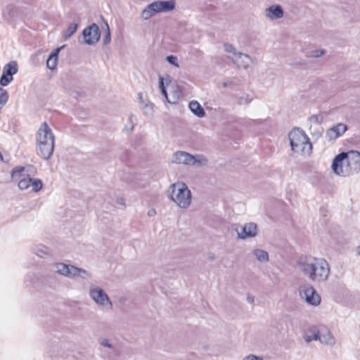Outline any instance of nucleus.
<instances>
[{
  "mask_svg": "<svg viewBox=\"0 0 360 360\" xmlns=\"http://www.w3.org/2000/svg\"><path fill=\"white\" fill-rule=\"evenodd\" d=\"M117 204H119L120 205L125 206V199L123 198H118L117 200Z\"/></svg>",
  "mask_w": 360,
  "mask_h": 360,
  "instance_id": "39",
  "label": "nucleus"
},
{
  "mask_svg": "<svg viewBox=\"0 0 360 360\" xmlns=\"http://www.w3.org/2000/svg\"><path fill=\"white\" fill-rule=\"evenodd\" d=\"M321 326H312L307 328L303 334V338L307 342H310L313 340H318L319 338V333Z\"/></svg>",
  "mask_w": 360,
  "mask_h": 360,
  "instance_id": "19",
  "label": "nucleus"
},
{
  "mask_svg": "<svg viewBox=\"0 0 360 360\" xmlns=\"http://www.w3.org/2000/svg\"><path fill=\"white\" fill-rule=\"evenodd\" d=\"M171 161L177 165H193L197 167L205 166L208 162L207 159L202 155H193L182 150L174 153Z\"/></svg>",
  "mask_w": 360,
  "mask_h": 360,
  "instance_id": "6",
  "label": "nucleus"
},
{
  "mask_svg": "<svg viewBox=\"0 0 360 360\" xmlns=\"http://www.w3.org/2000/svg\"><path fill=\"white\" fill-rule=\"evenodd\" d=\"M191 111L198 117H203L205 112L200 104L196 101H192L188 105Z\"/></svg>",
  "mask_w": 360,
  "mask_h": 360,
  "instance_id": "22",
  "label": "nucleus"
},
{
  "mask_svg": "<svg viewBox=\"0 0 360 360\" xmlns=\"http://www.w3.org/2000/svg\"><path fill=\"white\" fill-rule=\"evenodd\" d=\"M105 25L106 29H105V37L103 38V44H108L110 42V40H111L110 30L109 25L106 21H105Z\"/></svg>",
  "mask_w": 360,
  "mask_h": 360,
  "instance_id": "31",
  "label": "nucleus"
},
{
  "mask_svg": "<svg viewBox=\"0 0 360 360\" xmlns=\"http://www.w3.org/2000/svg\"><path fill=\"white\" fill-rule=\"evenodd\" d=\"M345 158V153H342L338 155L333 160L332 164V169L333 172L340 176H349L352 173L351 169L349 167Z\"/></svg>",
  "mask_w": 360,
  "mask_h": 360,
  "instance_id": "10",
  "label": "nucleus"
},
{
  "mask_svg": "<svg viewBox=\"0 0 360 360\" xmlns=\"http://www.w3.org/2000/svg\"><path fill=\"white\" fill-rule=\"evenodd\" d=\"M169 198L181 209H187L191 204L192 195L188 186L181 181L174 183L170 186Z\"/></svg>",
  "mask_w": 360,
  "mask_h": 360,
  "instance_id": "4",
  "label": "nucleus"
},
{
  "mask_svg": "<svg viewBox=\"0 0 360 360\" xmlns=\"http://www.w3.org/2000/svg\"><path fill=\"white\" fill-rule=\"evenodd\" d=\"M254 255L259 262H265L269 260V254L263 249H255L254 250Z\"/></svg>",
  "mask_w": 360,
  "mask_h": 360,
  "instance_id": "24",
  "label": "nucleus"
},
{
  "mask_svg": "<svg viewBox=\"0 0 360 360\" xmlns=\"http://www.w3.org/2000/svg\"><path fill=\"white\" fill-rule=\"evenodd\" d=\"M89 294L90 298L98 307L104 309H111L112 307V303L109 296L101 287L93 284L90 285L89 287Z\"/></svg>",
  "mask_w": 360,
  "mask_h": 360,
  "instance_id": "9",
  "label": "nucleus"
},
{
  "mask_svg": "<svg viewBox=\"0 0 360 360\" xmlns=\"http://www.w3.org/2000/svg\"><path fill=\"white\" fill-rule=\"evenodd\" d=\"M133 117V115H131V117H129L130 120H131Z\"/></svg>",
  "mask_w": 360,
  "mask_h": 360,
  "instance_id": "43",
  "label": "nucleus"
},
{
  "mask_svg": "<svg viewBox=\"0 0 360 360\" xmlns=\"http://www.w3.org/2000/svg\"><path fill=\"white\" fill-rule=\"evenodd\" d=\"M224 50L226 52L231 54L229 56L231 59V57H235L236 55L238 53L236 51L235 48L230 44H224Z\"/></svg>",
  "mask_w": 360,
  "mask_h": 360,
  "instance_id": "30",
  "label": "nucleus"
},
{
  "mask_svg": "<svg viewBox=\"0 0 360 360\" xmlns=\"http://www.w3.org/2000/svg\"><path fill=\"white\" fill-rule=\"evenodd\" d=\"M224 86H227V84L224 83Z\"/></svg>",
  "mask_w": 360,
  "mask_h": 360,
  "instance_id": "42",
  "label": "nucleus"
},
{
  "mask_svg": "<svg viewBox=\"0 0 360 360\" xmlns=\"http://www.w3.org/2000/svg\"><path fill=\"white\" fill-rule=\"evenodd\" d=\"M64 46H62L60 47H58L56 49H54L51 53L50 54V56H49L47 60H46V67L51 70H53L56 68V66H57V61H58V54L60 51V50L63 48Z\"/></svg>",
  "mask_w": 360,
  "mask_h": 360,
  "instance_id": "21",
  "label": "nucleus"
},
{
  "mask_svg": "<svg viewBox=\"0 0 360 360\" xmlns=\"http://www.w3.org/2000/svg\"><path fill=\"white\" fill-rule=\"evenodd\" d=\"M325 53L323 49H316L311 51V56L313 58H319Z\"/></svg>",
  "mask_w": 360,
  "mask_h": 360,
  "instance_id": "34",
  "label": "nucleus"
},
{
  "mask_svg": "<svg viewBox=\"0 0 360 360\" xmlns=\"http://www.w3.org/2000/svg\"><path fill=\"white\" fill-rule=\"evenodd\" d=\"M18 71V65L16 61L11 60L6 64L3 69V73L0 78V84L2 86H8L13 81V76Z\"/></svg>",
  "mask_w": 360,
  "mask_h": 360,
  "instance_id": "13",
  "label": "nucleus"
},
{
  "mask_svg": "<svg viewBox=\"0 0 360 360\" xmlns=\"http://www.w3.org/2000/svg\"><path fill=\"white\" fill-rule=\"evenodd\" d=\"M84 42L89 45L95 44L100 39L101 34L98 26L93 23L82 32Z\"/></svg>",
  "mask_w": 360,
  "mask_h": 360,
  "instance_id": "14",
  "label": "nucleus"
},
{
  "mask_svg": "<svg viewBox=\"0 0 360 360\" xmlns=\"http://www.w3.org/2000/svg\"><path fill=\"white\" fill-rule=\"evenodd\" d=\"M309 121L310 122V125L315 126V125H321L319 122V117L316 115H311L309 118Z\"/></svg>",
  "mask_w": 360,
  "mask_h": 360,
  "instance_id": "35",
  "label": "nucleus"
},
{
  "mask_svg": "<svg viewBox=\"0 0 360 360\" xmlns=\"http://www.w3.org/2000/svg\"><path fill=\"white\" fill-rule=\"evenodd\" d=\"M298 268L309 280L324 282L329 276L330 267L327 261L311 256L302 257L297 262Z\"/></svg>",
  "mask_w": 360,
  "mask_h": 360,
  "instance_id": "1",
  "label": "nucleus"
},
{
  "mask_svg": "<svg viewBox=\"0 0 360 360\" xmlns=\"http://www.w3.org/2000/svg\"><path fill=\"white\" fill-rule=\"evenodd\" d=\"M300 295L302 299L311 305L316 306L321 302V297L311 285H305L301 286Z\"/></svg>",
  "mask_w": 360,
  "mask_h": 360,
  "instance_id": "12",
  "label": "nucleus"
},
{
  "mask_svg": "<svg viewBox=\"0 0 360 360\" xmlns=\"http://www.w3.org/2000/svg\"><path fill=\"white\" fill-rule=\"evenodd\" d=\"M358 248H360V245Z\"/></svg>",
  "mask_w": 360,
  "mask_h": 360,
  "instance_id": "44",
  "label": "nucleus"
},
{
  "mask_svg": "<svg viewBox=\"0 0 360 360\" xmlns=\"http://www.w3.org/2000/svg\"><path fill=\"white\" fill-rule=\"evenodd\" d=\"M13 180H18V188L27 193H37L43 187L42 181L39 179L29 177L25 173V167H16L11 172Z\"/></svg>",
  "mask_w": 360,
  "mask_h": 360,
  "instance_id": "3",
  "label": "nucleus"
},
{
  "mask_svg": "<svg viewBox=\"0 0 360 360\" xmlns=\"http://www.w3.org/2000/svg\"><path fill=\"white\" fill-rule=\"evenodd\" d=\"M77 25L76 23H71L64 33V38L65 39L70 38L77 30Z\"/></svg>",
  "mask_w": 360,
  "mask_h": 360,
  "instance_id": "29",
  "label": "nucleus"
},
{
  "mask_svg": "<svg viewBox=\"0 0 360 360\" xmlns=\"http://www.w3.org/2000/svg\"><path fill=\"white\" fill-rule=\"evenodd\" d=\"M347 130V127L344 124H338L330 128L326 131V137L328 140H333L341 136Z\"/></svg>",
  "mask_w": 360,
  "mask_h": 360,
  "instance_id": "20",
  "label": "nucleus"
},
{
  "mask_svg": "<svg viewBox=\"0 0 360 360\" xmlns=\"http://www.w3.org/2000/svg\"><path fill=\"white\" fill-rule=\"evenodd\" d=\"M265 16L266 18L274 20L281 19L283 17V10L279 5H272L265 9Z\"/></svg>",
  "mask_w": 360,
  "mask_h": 360,
  "instance_id": "17",
  "label": "nucleus"
},
{
  "mask_svg": "<svg viewBox=\"0 0 360 360\" xmlns=\"http://www.w3.org/2000/svg\"><path fill=\"white\" fill-rule=\"evenodd\" d=\"M156 214H157L156 210L153 208L150 209L147 213L148 216L150 217H154Z\"/></svg>",
  "mask_w": 360,
  "mask_h": 360,
  "instance_id": "37",
  "label": "nucleus"
},
{
  "mask_svg": "<svg viewBox=\"0 0 360 360\" xmlns=\"http://www.w3.org/2000/svg\"><path fill=\"white\" fill-rule=\"evenodd\" d=\"M35 253L39 257H42V255L44 254L43 249H37Z\"/></svg>",
  "mask_w": 360,
  "mask_h": 360,
  "instance_id": "40",
  "label": "nucleus"
},
{
  "mask_svg": "<svg viewBox=\"0 0 360 360\" xmlns=\"http://www.w3.org/2000/svg\"><path fill=\"white\" fill-rule=\"evenodd\" d=\"M242 360H264L263 357L255 354H249L243 358Z\"/></svg>",
  "mask_w": 360,
  "mask_h": 360,
  "instance_id": "36",
  "label": "nucleus"
},
{
  "mask_svg": "<svg viewBox=\"0 0 360 360\" xmlns=\"http://www.w3.org/2000/svg\"><path fill=\"white\" fill-rule=\"evenodd\" d=\"M214 255H213V254H212V253L209 254V259H210V260L214 259Z\"/></svg>",
  "mask_w": 360,
  "mask_h": 360,
  "instance_id": "41",
  "label": "nucleus"
},
{
  "mask_svg": "<svg viewBox=\"0 0 360 360\" xmlns=\"http://www.w3.org/2000/svg\"><path fill=\"white\" fill-rule=\"evenodd\" d=\"M236 99L237 103L239 105H248L253 100L252 97L248 94H243L240 96H238Z\"/></svg>",
  "mask_w": 360,
  "mask_h": 360,
  "instance_id": "25",
  "label": "nucleus"
},
{
  "mask_svg": "<svg viewBox=\"0 0 360 360\" xmlns=\"http://www.w3.org/2000/svg\"><path fill=\"white\" fill-rule=\"evenodd\" d=\"M346 161L349 164L352 173L360 171V153L358 151H350L345 153Z\"/></svg>",
  "mask_w": 360,
  "mask_h": 360,
  "instance_id": "15",
  "label": "nucleus"
},
{
  "mask_svg": "<svg viewBox=\"0 0 360 360\" xmlns=\"http://www.w3.org/2000/svg\"><path fill=\"white\" fill-rule=\"evenodd\" d=\"M159 79H160V89L161 90V93L164 95V96L166 98L167 101L170 103V101L168 99V96H167V94L165 87L164 86L163 78L162 77H160Z\"/></svg>",
  "mask_w": 360,
  "mask_h": 360,
  "instance_id": "33",
  "label": "nucleus"
},
{
  "mask_svg": "<svg viewBox=\"0 0 360 360\" xmlns=\"http://www.w3.org/2000/svg\"><path fill=\"white\" fill-rule=\"evenodd\" d=\"M53 269L54 271L58 274L68 278L79 276L82 278L86 279L91 277L89 272L86 270L72 265H68L64 263L55 264L53 265Z\"/></svg>",
  "mask_w": 360,
  "mask_h": 360,
  "instance_id": "8",
  "label": "nucleus"
},
{
  "mask_svg": "<svg viewBox=\"0 0 360 360\" xmlns=\"http://www.w3.org/2000/svg\"><path fill=\"white\" fill-rule=\"evenodd\" d=\"M166 60L171 65L175 66L176 68H179V64L178 62V58L175 56H168L166 57Z\"/></svg>",
  "mask_w": 360,
  "mask_h": 360,
  "instance_id": "32",
  "label": "nucleus"
},
{
  "mask_svg": "<svg viewBox=\"0 0 360 360\" xmlns=\"http://www.w3.org/2000/svg\"><path fill=\"white\" fill-rule=\"evenodd\" d=\"M321 344L328 346H334L335 338L332 335L329 329L325 326H321L319 338L318 340Z\"/></svg>",
  "mask_w": 360,
  "mask_h": 360,
  "instance_id": "16",
  "label": "nucleus"
},
{
  "mask_svg": "<svg viewBox=\"0 0 360 360\" xmlns=\"http://www.w3.org/2000/svg\"><path fill=\"white\" fill-rule=\"evenodd\" d=\"M37 154L45 160H49L54 150L55 136L46 122H43L37 133Z\"/></svg>",
  "mask_w": 360,
  "mask_h": 360,
  "instance_id": "2",
  "label": "nucleus"
},
{
  "mask_svg": "<svg viewBox=\"0 0 360 360\" xmlns=\"http://www.w3.org/2000/svg\"><path fill=\"white\" fill-rule=\"evenodd\" d=\"M8 98L9 96L7 91L0 86V110L7 103Z\"/></svg>",
  "mask_w": 360,
  "mask_h": 360,
  "instance_id": "27",
  "label": "nucleus"
},
{
  "mask_svg": "<svg viewBox=\"0 0 360 360\" xmlns=\"http://www.w3.org/2000/svg\"><path fill=\"white\" fill-rule=\"evenodd\" d=\"M309 130L313 137L318 139L322 135L323 129L321 125H310Z\"/></svg>",
  "mask_w": 360,
  "mask_h": 360,
  "instance_id": "26",
  "label": "nucleus"
},
{
  "mask_svg": "<svg viewBox=\"0 0 360 360\" xmlns=\"http://www.w3.org/2000/svg\"><path fill=\"white\" fill-rule=\"evenodd\" d=\"M247 302L250 304H253L255 302V297L252 295H248L247 297Z\"/></svg>",
  "mask_w": 360,
  "mask_h": 360,
  "instance_id": "38",
  "label": "nucleus"
},
{
  "mask_svg": "<svg viewBox=\"0 0 360 360\" xmlns=\"http://www.w3.org/2000/svg\"><path fill=\"white\" fill-rule=\"evenodd\" d=\"M139 98L142 103H143V113L147 116H150L153 114V105L150 103H144L141 96V94H139Z\"/></svg>",
  "mask_w": 360,
  "mask_h": 360,
  "instance_id": "28",
  "label": "nucleus"
},
{
  "mask_svg": "<svg viewBox=\"0 0 360 360\" xmlns=\"http://www.w3.org/2000/svg\"><path fill=\"white\" fill-rule=\"evenodd\" d=\"M176 7L175 0L157 1L148 4L141 12V17L143 20H148L156 13L169 12Z\"/></svg>",
  "mask_w": 360,
  "mask_h": 360,
  "instance_id": "7",
  "label": "nucleus"
},
{
  "mask_svg": "<svg viewBox=\"0 0 360 360\" xmlns=\"http://www.w3.org/2000/svg\"><path fill=\"white\" fill-rule=\"evenodd\" d=\"M233 62L240 68L247 69L251 62V58L245 53L238 52L235 57H231Z\"/></svg>",
  "mask_w": 360,
  "mask_h": 360,
  "instance_id": "18",
  "label": "nucleus"
},
{
  "mask_svg": "<svg viewBox=\"0 0 360 360\" xmlns=\"http://www.w3.org/2000/svg\"><path fill=\"white\" fill-rule=\"evenodd\" d=\"M290 143L295 153L309 155L312 150V144L305 132L300 129H293L289 133Z\"/></svg>",
  "mask_w": 360,
  "mask_h": 360,
  "instance_id": "5",
  "label": "nucleus"
},
{
  "mask_svg": "<svg viewBox=\"0 0 360 360\" xmlns=\"http://www.w3.org/2000/svg\"><path fill=\"white\" fill-rule=\"evenodd\" d=\"M99 344L101 347L110 349L112 353H116L117 351L116 345L108 338H101L99 340Z\"/></svg>",
  "mask_w": 360,
  "mask_h": 360,
  "instance_id": "23",
  "label": "nucleus"
},
{
  "mask_svg": "<svg viewBox=\"0 0 360 360\" xmlns=\"http://www.w3.org/2000/svg\"><path fill=\"white\" fill-rule=\"evenodd\" d=\"M236 231L238 238L245 240L255 237L257 235L258 229L255 223L248 222L244 225H236Z\"/></svg>",
  "mask_w": 360,
  "mask_h": 360,
  "instance_id": "11",
  "label": "nucleus"
}]
</instances>
